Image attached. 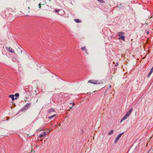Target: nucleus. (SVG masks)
Wrapping results in <instances>:
<instances>
[{
    "label": "nucleus",
    "instance_id": "1",
    "mask_svg": "<svg viewBox=\"0 0 153 153\" xmlns=\"http://www.w3.org/2000/svg\"><path fill=\"white\" fill-rule=\"evenodd\" d=\"M88 82L89 83H91L94 84H103V82L102 81H99V80H95L94 79L90 80L88 81Z\"/></svg>",
    "mask_w": 153,
    "mask_h": 153
},
{
    "label": "nucleus",
    "instance_id": "2",
    "mask_svg": "<svg viewBox=\"0 0 153 153\" xmlns=\"http://www.w3.org/2000/svg\"><path fill=\"white\" fill-rule=\"evenodd\" d=\"M23 11L26 16H28L30 12V7H25L23 10Z\"/></svg>",
    "mask_w": 153,
    "mask_h": 153
},
{
    "label": "nucleus",
    "instance_id": "3",
    "mask_svg": "<svg viewBox=\"0 0 153 153\" xmlns=\"http://www.w3.org/2000/svg\"><path fill=\"white\" fill-rule=\"evenodd\" d=\"M123 133L124 132L121 133H120L119 134L118 136L117 137L116 139L114 140L115 143H116L118 142L120 137L123 134Z\"/></svg>",
    "mask_w": 153,
    "mask_h": 153
},
{
    "label": "nucleus",
    "instance_id": "4",
    "mask_svg": "<svg viewBox=\"0 0 153 153\" xmlns=\"http://www.w3.org/2000/svg\"><path fill=\"white\" fill-rule=\"evenodd\" d=\"M31 105V103H27L24 107L23 109L24 110H27V109L28 107H30Z\"/></svg>",
    "mask_w": 153,
    "mask_h": 153
},
{
    "label": "nucleus",
    "instance_id": "5",
    "mask_svg": "<svg viewBox=\"0 0 153 153\" xmlns=\"http://www.w3.org/2000/svg\"><path fill=\"white\" fill-rule=\"evenodd\" d=\"M7 50L11 53H14V51L11 48L9 47V48H7L6 49Z\"/></svg>",
    "mask_w": 153,
    "mask_h": 153
},
{
    "label": "nucleus",
    "instance_id": "6",
    "mask_svg": "<svg viewBox=\"0 0 153 153\" xmlns=\"http://www.w3.org/2000/svg\"><path fill=\"white\" fill-rule=\"evenodd\" d=\"M133 108H131L129 110V111L126 114V115L128 117L131 114V112L133 111Z\"/></svg>",
    "mask_w": 153,
    "mask_h": 153
},
{
    "label": "nucleus",
    "instance_id": "7",
    "mask_svg": "<svg viewBox=\"0 0 153 153\" xmlns=\"http://www.w3.org/2000/svg\"><path fill=\"white\" fill-rule=\"evenodd\" d=\"M128 117L126 115V114L121 119V121H120V123H121L122 121L125 120Z\"/></svg>",
    "mask_w": 153,
    "mask_h": 153
},
{
    "label": "nucleus",
    "instance_id": "8",
    "mask_svg": "<svg viewBox=\"0 0 153 153\" xmlns=\"http://www.w3.org/2000/svg\"><path fill=\"white\" fill-rule=\"evenodd\" d=\"M153 72V66L152 68L151 69L148 75V77H149V76L151 75L152 73Z\"/></svg>",
    "mask_w": 153,
    "mask_h": 153
},
{
    "label": "nucleus",
    "instance_id": "9",
    "mask_svg": "<svg viewBox=\"0 0 153 153\" xmlns=\"http://www.w3.org/2000/svg\"><path fill=\"white\" fill-rule=\"evenodd\" d=\"M9 97L11 98L12 101H14L15 100L14 95L11 94L9 96Z\"/></svg>",
    "mask_w": 153,
    "mask_h": 153
},
{
    "label": "nucleus",
    "instance_id": "10",
    "mask_svg": "<svg viewBox=\"0 0 153 153\" xmlns=\"http://www.w3.org/2000/svg\"><path fill=\"white\" fill-rule=\"evenodd\" d=\"M120 37L118 38V39L119 40H122L123 41H124L125 40V36H120Z\"/></svg>",
    "mask_w": 153,
    "mask_h": 153
},
{
    "label": "nucleus",
    "instance_id": "11",
    "mask_svg": "<svg viewBox=\"0 0 153 153\" xmlns=\"http://www.w3.org/2000/svg\"><path fill=\"white\" fill-rule=\"evenodd\" d=\"M118 34L119 36H123V35L124 34V33L123 32H119L118 33Z\"/></svg>",
    "mask_w": 153,
    "mask_h": 153
},
{
    "label": "nucleus",
    "instance_id": "12",
    "mask_svg": "<svg viewBox=\"0 0 153 153\" xmlns=\"http://www.w3.org/2000/svg\"><path fill=\"white\" fill-rule=\"evenodd\" d=\"M19 93H16L15 95V96H16L15 99L16 100L17 99L19 98Z\"/></svg>",
    "mask_w": 153,
    "mask_h": 153
},
{
    "label": "nucleus",
    "instance_id": "13",
    "mask_svg": "<svg viewBox=\"0 0 153 153\" xmlns=\"http://www.w3.org/2000/svg\"><path fill=\"white\" fill-rule=\"evenodd\" d=\"M114 132V131L113 130H111L110 131H109L108 133V134L109 135H111Z\"/></svg>",
    "mask_w": 153,
    "mask_h": 153
},
{
    "label": "nucleus",
    "instance_id": "14",
    "mask_svg": "<svg viewBox=\"0 0 153 153\" xmlns=\"http://www.w3.org/2000/svg\"><path fill=\"white\" fill-rule=\"evenodd\" d=\"M56 115V114H54L51 116L49 117H48V119H51L53 117L55 116Z\"/></svg>",
    "mask_w": 153,
    "mask_h": 153
},
{
    "label": "nucleus",
    "instance_id": "15",
    "mask_svg": "<svg viewBox=\"0 0 153 153\" xmlns=\"http://www.w3.org/2000/svg\"><path fill=\"white\" fill-rule=\"evenodd\" d=\"M53 111H54V112H55V110L54 109L52 108L51 109H50L48 111V113H51Z\"/></svg>",
    "mask_w": 153,
    "mask_h": 153
},
{
    "label": "nucleus",
    "instance_id": "16",
    "mask_svg": "<svg viewBox=\"0 0 153 153\" xmlns=\"http://www.w3.org/2000/svg\"><path fill=\"white\" fill-rule=\"evenodd\" d=\"M97 0L102 3H105V1H104L103 0Z\"/></svg>",
    "mask_w": 153,
    "mask_h": 153
},
{
    "label": "nucleus",
    "instance_id": "17",
    "mask_svg": "<svg viewBox=\"0 0 153 153\" xmlns=\"http://www.w3.org/2000/svg\"><path fill=\"white\" fill-rule=\"evenodd\" d=\"M74 21L77 23H79L80 22V20L79 19H75Z\"/></svg>",
    "mask_w": 153,
    "mask_h": 153
},
{
    "label": "nucleus",
    "instance_id": "18",
    "mask_svg": "<svg viewBox=\"0 0 153 153\" xmlns=\"http://www.w3.org/2000/svg\"><path fill=\"white\" fill-rule=\"evenodd\" d=\"M81 49L82 50H84L85 51V50L86 49V47H85V46H84L83 47H82L81 48Z\"/></svg>",
    "mask_w": 153,
    "mask_h": 153
},
{
    "label": "nucleus",
    "instance_id": "19",
    "mask_svg": "<svg viewBox=\"0 0 153 153\" xmlns=\"http://www.w3.org/2000/svg\"><path fill=\"white\" fill-rule=\"evenodd\" d=\"M54 11L55 12L59 13V12L60 11V10L59 9L56 10H54Z\"/></svg>",
    "mask_w": 153,
    "mask_h": 153
},
{
    "label": "nucleus",
    "instance_id": "20",
    "mask_svg": "<svg viewBox=\"0 0 153 153\" xmlns=\"http://www.w3.org/2000/svg\"><path fill=\"white\" fill-rule=\"evenodd\" d=\"M41 5H42V4H41V3H40L39 4V5H38V6H39V8H41Z\"/></svg>",
    "mask_w": 153,
    "mask_h": 153
},
{
    "label": "nucleus",
    "instance_id": "21",
    "mask_svg": "<svg viewBox=\"0 0 153 153\" xmlns=\"http://www.w3.org/2000/svg\"><path fill=\"white\" fill-rule=\"evenodd\" d=\"M43 135H43L42 134H40V135H39V137H42L44 136H43Z\"/></svg>",
    "mask_w": 153,
    "mask_h": 153
},
{
    "label": "nucleus",
    "instance_id": "22",
    "mask_svg": "<svg viewBox=\"0 0 153 153\" xmlns=\"http://www.w3.org/2000/svg\"><path fill=\"white\" fill-rule=\"evenodd\" d=\"M43 134V135H44L43 136H45L46 135V133L45 132H43V134Z\"/></svg>",
    "mask_w": 153,
    "mask_h": 153
},
{
    "label": "nucleus",
    "instance_id": "23",
    "mask_svg": "<svg viewBox=\"0 0 153 153\" xmlns=\"http://www.w3.org/2000/svg\"><path fill=\"white\" fill-rule=\"evenodd\" d=\"M85 52L87 54H88V51L86 49V50H85Z\"/></svg>",
    "mask_w": 153,
    "mask_h": 153
},
{
    "label": "nucleus",
    "instance_id": "24",
    "mask_svg": "<svg viewBox=\"0 0 153 153\" xmlns=\"http://www.w3.org/2000/svg\"><path fill=\"white\" fill-rule=\"evenodd\" d=\"M146 33L147 34H148L149 33V31L148 30H146Z\"/></svg>",
    "mask_w": 153,
    "mask_h": 153
},
{
    "label": "nucleus",
    "instance_id": "25",
    "mask_svg": "<svg viewBox=\"0 0 153 153\" xmlns=\"http://www.w3.org/2000/svg\"><path fill=\"white\" fill-rule=\"evenodd\" d=\"M118 63H116V64L115 65V66H118Z\"/></svg>",
    "mask_w": 153,
    "mask_h": 153
},
{
    "label": "nucleus",
    "instance_id": "26",
    "mask_svg": "<svg viewBox=\"0 0 153 153\" xmlns=\"http://www.w3.org/2000/svg\"><path fill=\"white\" fill-rule=\"evenodd\" d=\"M71 104H72V103H70ZM73 105H74L75 104L74 103H72Z\"/></svg>",
    "mask_w": 153,
    "mask_h": 153
},
{
    "label": "nucleus",
    "instance_id": "27",
    "mask_svg": "<svg viewBox=\"0 0 153 153\" xmlns=\"http://www.w3.org/2000/svg\"><path fill=\"white\" fill-rule=\"evenodd\" d=\"M19 49L20 50L21 53H22V51L21 50H20V49L19 48Z\"/></svg>",
    "mask_w": 153,
    "mask_h": 153
},
{
    "label": "nucleus",
    "instance_id": "28",
    "mask_svg": "<svg viewBox=\"0 0 153 153\" xmlns=\"http://www.w3.org/2000/svg\"><path fill=\"white\" fill-rule=\"evenodd\" d=\"M111 88V85H110L109 86V87H108V88Z\"/></svg>",
    "mask_w": 153,
    "mask_h": 153
},
{
    "label": "nucleus",
    "instance_id": "29",
    "mask_svg": "<svg viewBox=\"0 0 153 153\" xmlns=\"http://www.w3.org/2000/svg\"><path fill=\"white\" fill-rule=\"evenodd\" d=\"M70 108L71 109H72V107H70Z\"/></svg>",
    "mask_w": 153,
    "mask_h": 153
},
{
    "label": "nucleus",
    "instance_id": "30",
    "mask_svg": "<svg viewBox=\"0 0 153 153\" xmlns=\"http://www.w3.org/2000/svg\"><path fill=\"white\" fill-rule=\"evenodd\" d=\"M33 151V149H31V152H32Z\"/></svg>",
    "mask_w": 153,
    "mask_h": 153
},
{
    "label": "nucleus",
    "instance_id": "31",
    "mask_svg": "<svg viewBox=\"0 0 153 153\" xmlns=\"http://www.w3.org/2000/svg\"><path fill=\"white\" fill-rule=\"evenodd\" d=\"M36 147H38V146H36Z\"/></svg>",
    "mask_w": 153,
    "mask_h": 153
},
{
    "label": "nucleus",
    "instance_id": "32",
    "mask_svg": "<svg viewBox=\"0 0 153 153\" xmlns=\"http://www.w3.org/2000/svg\"><path fill=\"white\" fill-rule=\"evenodd\" d=\"M26 101H27V100H25V102H26Z\"/></svg>",
    "mask_w": 153,
    "mask_h": 153
},
{
    "label": "nucleus",
    "instance_id": "33",
    "mask_svg": "<svg viewBox=\"0 0 153 153\" xmlns=\"http://www.w3.org/2000/svg\"><path fill=\"white\" fill-rule=\"evenodd\" d=\"M146 25H148V23H146Z\"/></svg>",
    "mask_w": 153,
    "mask_h": 153
},
{
    "label": "nucleus",
    "instance_id": "34",
    "mask_svg": "<svg viewBox=\"0 0 153 153\" xmlns=\"http://www.w3.org/2000/svg\"><path fill=\"white\" fill-rule=\"evenodd\" d=\"M95 91H94V92H95Z\"/></svg>",
    "mask_w": 153,
    "mask_h": 153
}]
</instances>
